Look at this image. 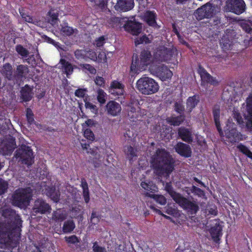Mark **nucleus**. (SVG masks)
Segmentation results:
<instances>
[{"label": "nucleus", "instance_id": "obj_12", "mask_svg": "<svg viewBox=\"0 0 252 252\" xmlns=\"http://www.w3.org/2000/svg\"><path fill=\"white\" fill-rule=\"evenodd\" d=\"M226 9L240 15L245 11L246 4L243 0H228L226 2Z\"/></svg>", "mask_w": 252, "mask_h": 252}, {"label": "nucleus", "instance_id": "obj_44", "mask_svg": "<svg viewBox=\"0 0 252 252\" xmlns=\"http://www.w3.org/2000/svg\"><path fill=\"white\" fill-rule=\"evenodd\" d=\"M135 138V135L132 131L126 130L124 134L123 139L128 143H130Z\"/></svg>", "mask_w": 252, "mask_h": 252}, {"label": "nucleus", "instance_id": "obj_30", "mask_svg": "<svg viewBox=\"0 0 252 252\" xmlns=\"http://www.w3.org/2000/svg\"><path fill=\"white\" fill-rule=\"evenodd\" d=\"M46 195L54 202L57 203L60 200V192L59 190H56L55 187H48L46 189Z\"/></svg>", "mask_w": 252, "mask_h": 252}, {"label": "nucleus", "instance_id": "obj_54", "mask_svg": "<svg viewBox=\"0 0 252 252\" xmlns=\"http://www.w3.org/2000/svg\"><path fill=\"white\" fill-rule=\"evenodd\" d=\"M48 15L50 17V21L52 23H56L59 20V14L57 12H55L54 10H50L48 12Z\"/></svg>", "mask_w": 252, "mask_h": 252}, {"label": "nucleus", "instance_id": "obj_13", "mask_svg": "<svg viewBox=\"0 0 252 252\" xmlns=\"http://www.w3.org/2000/svg\"><path fill=\"white\" fill-rule=\"evenodd\" d=\"M241 27H242L243 31H244L247 35H243V38H241V41L242 43V44L244 45L245 47H248L249 46L252 45V25L246 22H242L241 24Z\"/></svg>", "mask_w": 252, "mask_h": 252}, {"label": "nucleus", "instance_id": "obj_21", "mask_svg": "<svg viewBox=\"0 0 252 252\" xmlns=\"http://www.w3.org/2000/svg\"><path fill=\"white\" fill-rule=\"evenodd\" d=\"M222 227L220 223H216L214 226L211 227L209 232L213 241L216 243H219L220 238L222 236Z\"/></svg>", "mask_w": 252, "mask_h": 252}, {"label": "nucleus", "instance_id": "obj_17", "mask_svg": "<svg viewBox=\"0 0 252 252\" xmlns=\"http://www.w3.org/2000/svg\"><path fill=\"white\" fill-rule=\"evenodd\" d=\"M125 30L134 35H137L141 32L142 26L139 22L129 21L124 25Z\"/></svg>", "mask_w": 252, "mask_h": 252}, {"label": "nucleus", "instance_id": "obj_26", "mask_svg": "<svg viewBox=\"0 0 252 252\" xmlns=\"http://www.w3.org/2000/svg\"><path fill=\"white\" fill-rule=\"evenodd\" d=\"M29 72L28 65L24 64L18 65L14 72V80H20L25 78Z\"/></svg>", "mask_w": 252, "mask_h": 252}, {"label": "nucleus", "instance_id": "obj_37", "mask_svg": "<svg viewBox=\"0 0 252 252\" xmlns=\"http://www.w3.org/2000/svg\"><path fill=\"white\" fill-rule=\"evenodd\" d=\"M31 89L28 85H26L21 91V96L25 101H29L32 99Z\"/></svg>", "mask_w": 252, "mask_h": 252}, {"label": "nucleus", "instance_id": "obj_28", "mask_svg": "<svg viewBox=\"0 0 252 252\" xmlns=\"http://www.w3.org/2000/svg\"><path fill=\"white\" fill-rule=\"evenodd\" d=\"M157 16L154 11L148 10L145 13L144 20L149 26L155 27L157 25Z\"/></svg>", "mask_w": 252, "mask_h": 252}, {"label": "nucleus", "instance_id": "obj_60", "mask_svg": "<svg viewBox=\"0 0 252 252\" xmlns=\"http://www.w3.org/2000/svg\"><path fill=\"white\" fill-rule=\"evenodd\" d=\"M128 115L129 116L131 117V119H133L132 120L133 121H134V119L138 120V114L136 111V108L134 107H131V110L128 112Z\"/></svg>", "mask_w": 252, "mask_h": 252}, {"label": "nucleus", "instance_id": "obj_14", "mask_svg": "<svg viewBox=\"0 0 252 252\" xmlns=\"http://www.w3.org/2000/svg\"><path fill=\"white\" fill-rule=\"evenodd\" d=\"M175 152L179 155L185 158L191 156L192 151L189 145L181 142H178L175 146Z\"/></svg>", "mask_w": 252, "mask_h": 252}, {"label": "nucleus", "instance_id": "obj_50", "mask_svg": "<svg viewBox=\"0 0 252 252\" xmlns=\"http://www.w3.org/2000/svg\"><path fill=\"white\" fill-rule=\"evenodd\" d=\"M174 110L180 115H184L185 107L182 102H176L174 105Z\"/></svg>", "mask_w": 252, "mask_h": 252}, {"label": "nucleus", "instance_id": "obj_34", "mask_svg": "<svg viewBox=\"0 0 252 252\" xmlns=\"http://www.w3.org/2000/svg\"><path fill=\"white\" fill-rule=\"evenodd\" d=\"M65 242L69 246L71 245H75L77 248H80V245L78 244L80 243L81 239L75 235H72L64 237Z\"/></svg>", "mask_w": 252, "mask_h": 252}, {"label": "nucleus", "instance_id": "obj_55", "mask_svg": "<svg viewBox=\"0 0 252 252\" xmlns=\"http://www.w3.org/2000/svg\"><path fill=\"white\" fill-rule=\"evenodd\" d=\"M8 189V184L5 181L0 179V195L4 194Z\"/></svg>", "mask_w": 252, "mask_h": 252}, {"label": "nucleus", "instance_id": "obj_61", "mask_svg": "<svg viewBox=\"0 0 252 252\" xmlns=\"http://www.w3.org/2000/svg\"><path fill=\"white\" fill-rule=\"evenodd\" d=\"M93 250L94 252H104L105 248L98 246L97 242H95L93 243Z\"/></svg>", "mask_w": 252, "mask_h": 252}, {"label": "nucleus", "instance_id": "obj_56", "mask_svg": "<svg viewBox=\"0 0 252 252\" xmlns=\"http://www.w3.org/2000/svg\"><path fill=\"white\" fill-rule=\"evenodd\" d=\"M84 135L87 139L93 141L94 139V136L93 132L89 128H87L84 132Z\"/></svg>", "mask_w": 252, "mask_h": 252}, {"label": "nucleus", "instance_id": "obj_32", "mask_svg": "<svg viewBox=\"0 0 252 252\" xmlns=\"http://www.w3.org/2000/svg\"><path fill=\"white\" fill-rule=\"evenodd\" d=\"M165 189L175 202L182 195L181 193L177 192L174 190L171 183H166Z\"/></svg>", "mask_w": 252, "mask_h": 252}, {"label": "nucleus", "instance_id": "obj_48", "mask_svg": "<svg viewBox=\"0 0 252 252\" xmlns=\"http://www.w3.org/2000/svg\"><path fill=\"white\" fill-rule=\"evenodd\" d=\"M26 118L29 125H31L35 123L33 113L30 108H28L26 109Z\"/></svg>", "mask_w": 252, "mask_h": 252}, {"label": "nucleus", "instance_id": "obj_33", "mask_svg": "<svg viewBox=\"0 0 252 252\" xmlns=\"http://www.w3.org/2000/svg\"><path fill=\"white\" fill-rule=\"evenodd\" d=\"M75 228V224L72 220L65 221L62 227L63 232L64 234L71 233Z\"/></svg>", "mask_w": 252, "mask_h": 252}, {"label": "nucleus", "instance_id": "obj_39", "mask_svg": "<svg viewBox=\"0 0 252 252\" xmlns=\"http://www.w3.org/2000/svg\"><path fill=\"white\" fill-rule=\"evenodd\" d=\"M127 158L132 160L133 158L137 157V150L131 146H126L124 149Z\"/></svg>", "mask_w": 252, "mask_h": 252}, {"label": "nucleus", "instance_id": "obj_1", "mask_svg": "<svg viewBox=\"0 0 252 252\" xmlns=\"http://www.w3.org/2000/svg\"><path fill=\"white\" fill-rule=\"evenodd\" d=\"M151 163L157 175L169 176L174 170L175 160L165 149H158L152 158Z\"/></svg>", "mask_w": 252, "mask_h": 252}, {"label": "nucleus", "instance_id": "obj_62", "mask_svg": "<svg viewBox=\"0 0 252 252\" xmlns=\"http://www.w3.org/2000/svg\"><path fill=\"white\" fill-rule=\"evenodd\" d=\"M85 107L86 108L90 109L92 110L93 112H97V109L96 106V105L93 104V103L90 102H85Z\"/></svg>", "mask_w": 252, "mask_h": 252}, {"label": "nucleus", "instance_id": "obj_2", "mask_svg": "<svg viewBox=\"0 0 252 252\" xmlns=\"http://www.w3.org/2000/svg\"><path fill=\"white\" fill-rule=\"evenodd\" d=\"M152 62V55L149 50H142L140 54V60L137 55H133L130 66V75L134 76L140 71L145 70Z\"/></svg>", "mask_w": 252, "mask_h": 252}, {"label": "nucleus", "instance_id": "obj_27", "mask_svg": "<svg viewBox=\"0 0 252 252\" xmlns=\"http://www.w3.org/2000/svg\"><path fill=\"white\" fill-rule=\"evenodd\" d=\"M199 101L200 97L198 94H194L193 96H189L186 101V107L188 111L190 113L197 105Z\"/></svg>", "mask_w": 252, "mask_h": 252}, {"label": "nucleus", "instance_id": "obj_9", "mask_svg": "<svg viewBox=\"0 0 252 252\" xmlns=\"http://www.w3.org/2000/svg\"><path fill=\"white\" fill-rule=\"evenodd\" d=\"M150 72L152 74L158 77L161 81L170 79L173 75L172 72L166 65H151L149 67Z\"/></svg>", "mask_w": 252, "mask_h": 252}, {"label": "nucleus", "instance_id": "obj_4", "mask_svg": "<svg viewBox=\"0 0 252 252\" xmlns=\"http://www.w3.org/2000/svg\"><path fill=\"white\" fill-rule=\"evenodd\" d=\"M32 198L31 191L27 189L19 188L12 195L13 205L22 208L27 207Z\"/></svg>", "mask_w": 252, "mask_h": 252}, {"label": "nucleus", "instance_id": "obj_46", "mask_svg": "<svg viewBox=\"0 0 252 252\" xmlns=\"http://www.w3.org/2000/svg\"><path fill=\"white\" fill-rule=\"evenodd\" d=\"M190 190L192 193L197 195L198 197H203L205 196L204 191L195 186H192Z\"/></svg>", "mask_w": 252, "mask_h": 252}, {"label": "nucleus", "instance_id": "obj_20", "mask_svg": "<svg viewBox=\"0 0 252 252\" xmlns=\"http://www.w3.org/2000/svg\"><path fill=\"white\" fill-rule=\"evenodd\" d=\"M125 85L120 82L114 80L113 81L109 89V92L113 95H123L125 92Z\"/></svg>", "mask_w": 252, "mask_h": 252}, {"label": "nucleus", "instance_id": "obj_15", "mask_svg": "<svg viewBox=\"0 0 252 252\" xmlns=\"http://www.w3.org/2000/svg\"><path fill=\"white\" fill-rule=\"evenodd\" d=\"M33 210L36 213L44 214L47 212H50L51 208L49 204L43 199H37L34 202Z\"/></svg>", "mask_w": 252, "mask_h": 252}, {"label": "nucleus", "instance_id": "obj_38", "mask_svg": "<svg viewBox=\"0 0 252 252\" xmlns=\"http://www.w3.org/2000/svg\"><path fill=\"white\" fill-rule=\"evenodd\" d=\"M96 99L99 102L100 106L105 104L107 99V95L106 93L101 89H98L96 91Z\"/></svg>", "mask_w": 252, "mask_h": 252}, {"label": "nucleus", "instance_id": "obj_31", "mask_svg": "<svg viewBox=\"0 0 252 252\" xmlns=\"http://www.w3.org/2000/svg\"><path fill=\"white\" fill-rule=\"evenodd\" d=\"M67 217L66 213L61 209L54 211L52 214V219L56 222L63 221L66 219Z\"/></svg>", "mask_w": 252, "mask_h": 252}, {"label": "nucleus", "instance_id": "obj_24", "mask_svg": "<svg viewBox=\"0 0 252 252\" xmlns=\"http://www.w3.org/2000/svg\"><path fill=\"white\" fill-rule=\"evenodd\" d=\"M213 118L217 129L220 136L223 135V131L221 127L220 121V107L218 105H215L212 110Z\"/></svg>", "mask_w": 252, "mask_h": 252}, {"label": "nucleus", "instance_id": "obj_40", "mask_svg": "<svg viewBox=\"0 0 252 252\" xmlns=\"http://www.w3.org/2000/svg\"><path fill=\"white\" fill-rule=\"evenodd\" d=\"M145 195L146 196L153 198L156 201V202L161 205H164L166 203V199L162 195L150 194V193L147 192L145 193Z\"/></svg>", "mask_w": 252, "mask_h": 252}, {"label": "nucleus", "instance_id": "obj_64", "mask_svg": "<svg viewBox=\"0 0 252 252\" xmlns=\"http://www.w3.org/2000/svg\"><path fill=\"white\" fill-rule=\"evenodd\" d=\"M91 222L94 224H95L99 221L98 218L96 216L95 212H93L91 217Z\"/></svg>", "mask_w": 252, "mask_h": 252}, {"label": "nucleus", "instance_id": "obj_41", "mask_svg": "<svg viewBox=\"0 0 252 252\" xmlns=\"http://www.w3.org/2000/svg\"><path fill=\"white\" fill-rule=\"evenodd\" d=\"M61 32L63 35L71 36L74 32V30L72 27L68 26L67 23L61 24Z\"/></svg>", "mask_w": 252, "mask_h": 252}, {"label": "nucleus", "instance_id": "obj_8", "mask_svg": "<svg viewBox=\"0 0 252 252\" xmlns=\"http://www.w3.org/2000/svg\"><path fill=\"white\" fill-rule=\"evenodd\" d=\"M176 203L188 214L194 216L199 210L198 203L195 200H190L182 195Z\"/></svg>", "mask_w": 252, "mask_h": 252}, {"label": "nucleus", "instance_id": "obj_5", "mask_svg": "<svg viewBox=\"0 0 252 252\" xmlns=\"http://www.w3.org/2000/svg\"><path fill=\"white\" fill-rule=\"evenodd\" d=\"M243 37L242 34H236L235 30L226 29L220 40V45L223 51L229 50L234 43L242 44L241 38L243 39Z\"/></svg>", "mask_w": 252, "mask_h": 252}, {"label": "nucleus", "instance_id": "obj_11", "mask_svg": "<svg viewBox=\"0 0 252 252\" xmlns=\"http://www.w3.org/2000/svg\"><path fill=\"white\" fill-rule=\"evenodd\" d=\"M197 72L200 76L201 86H205L208 84L213 86L219 85V82L216 78L211 76L200 64L198 65Z\"/></svg>", "mask_w": 252, "mask_h": 252}, {"label": "nucleus", "instance_id": "obj_57", "mask_svg": "<svg viewBox=\"0 0 252 252\" xmlns=\"http://www.w3.org/2000/svg\"><path fill=\"white\" fill-rule=\"evenodd\" d=\"M105 43V38L104 36H101L97 38H96L94 45L97 47H101L103 46Z\"/></svg>", "mask_w": 252, "mask_h": 252}, {"label": "nucleus", "instance_id": "obj_58", "mask_svg": "<svg viewBox=\"0 0 252 252\" xmlns=\"http://www.w3.org/2000/svg\"><path fill=\"white\" fill-rule=\"evenodd\" d=\"M74 56L78 60L84 59L85 57V52L83 50L77 49L74 52Z\"/></svg>", "mask_w": 252, "mask_h": 252}, {"label": "nucleus", "instance_id": "obj_25", "mask_svg": "<svg viewBox=\"0 0 252 252\" xmlns=\"http://www.w3.org/2000/svg\"><path fill=\"white\" fill-rule=\"evenodd\" d=\"M179 137L184 141L191 143L193 141L191 132L185 127H180L178 129Z\"/></svg>", "mask_w": 252, "mask_h": 252}, {"label": "nucleus", "instance_id": "obj_7", "mask_svg": "<svg viewBox=\"0 0 252 252\" xmlns=\"http://www.w3.org/2000/svg\"><path fill=\"white\" fill-rule=\"evenodd\" d=\"M15 157L19 158L22 163L31 166L34 162V156L32 149L28 146L22 145L15 152Z\"/></svg>", "mask_w": 252, "mask_h": 252}, {"label": "nucleus", "instance_id": "obj_10", "mask_svg": "<svg viewBox=\"0 0 252 252\" xmlns=\"http://www.w3.org/2000/svg\"><path fill=\"white\" fill-rule=\"evenodd\" d=\"M224 132L226 140L231 143H235L242 139V135L237 131L234 123L228 122Z\"/></svg>", "mask_w": 252, "mask_h": 252}, {"label": "nucleus", "instance_id": "obj_59", "mask_svg": "<svg viewBox=\"0 0 252 252\" xmlns=\"http://www.w3.org/2000/svg\"><path fill=\"white\" fill-rule=\"evenodd\" d=\"M87 90L86 89H78L75 92V95L78 97L83 98L85 96Z\"/></svg>", "mask_w": 252, "mask_h": 252}, {"label": "nucleus", "instance_id": "obj_6", "mask_svg": "<svg viewBox=\"0 0 252 252\" xmlns=\"http://www.w3.org/2000/svg\"><path fill=\"white\" fill-rule=\"evenodd\" d=\"M176 49L160 46L153 55V60L156 62H170L174 57Z\"/></svg>", "mask_w": 252, "mask_h": 252}, {"label": "nucleus", "instance_id": "obj_52", "mask_svg": "<svg viewBox=\"0 0 252 252\" xmlns=\"http://www.w3.org/2000/svg\"><path fill=\"white\" fill-rule=\"evenodd\" d=\"M205 5L202 6L201 7L198 8L196 11V16L199 20H202L205 18Z\"/></svg>", "mask_w": 252, "mask_h": 252}, {"label": "nucleus", "instance_id": "obj_47", "mask_svg": "<svg viewBox=\"0 0 252 252\" xmlns=\"http://www.w3.org/2000/svg\"><path fill=\"white\" fill-rule=\"evenodd\" d=\"M16 51L23 57H27L29 53L28 50L20 44L16 46Z\"/></svg>", "mask_w": 252, "mask_h": 252}, {"label": "nucleus", "instance_id": "obj_53", "mask_svg": "<svg viewBox=\"0 0 252 252\" xmlns=\"http://www.w3.org/2000/svg\"><path fill=\"white\" fill-rule=\"evenodd\" d=\"M205 12V18H210L213 17L214 15V9L212 7L205 5V8H204Z\"/></svg>", "mask_w": 252, "mask_h": 252}, {"label": "nucleus", "instance_id": "obj_36", "mask_svg": "<svg viewBox=\"0 0 252 252\" xmlns=\"http://www.w3.org/2000/svg\"><path fill=\"white\" fill-rule=\"evenodd\" d=\"M141 187L145 190L150 191L152 193L156 192L158 191V188L155 184L152 181L142 182L141 183Z\"/></svg>", "mask_w": 252, "mask_h": 252}, {"label": "nucleus", "instance_id": "obj_16", "mask_svg": "<svg viewBox=\"0 0 252 252\" xmlns=\"http://www.w3.org/2000/svg\"><path fill=\"white\" fill-rule=\"evenodd\" d=\"M105 110L108 115L115 117L121 113L122 108L119 103L114 100H110L105 106Z\"/></svg>", "mask_w": 252, "mask_h": 252}, {"label": "nucleus", "instance_id": "obj_19", "mask_svg": "<svg viewBox=\"0 0 252 252\" xmlns=\"http://www.w3.org/2000/svg\"><path fill=\"white\" fill-rule=\"evenodd\" d=\"M133 0H118L115 6V9L119 11H128L134 7Z\"/></svg>", "mask_w": 252, "mask_h": 252}, {"label": "nucleus", "instance_id": "obj_43", "mask_svg": "<svg viewBox=\"0 0 252 252\" xmlns=\"http://www.w3.org/2000/svg\"><path fill=\"white\" fill-rule=\"evenodd\" d=\"M19 13L22 18L27 22L32 24H35L36 21L30 15L25 12L24 8L19 9Z\"/></svg>", "mask_w": 252, "mask_h": 252}, {"label": "nucleus", "instance_id": "obj_63", "mask_svg": "<svg viewBox=\"0 0 252 252\" xmlns=\"http://www.w3.org/2000/svg\"><path fill=\"white\" fill-rule=\"evenodd\" d=\"M101 158L99 157L98 158H93L92 159V163L94 164V166L95 168L99 167L101 164Z\"/></svg>", "mask_w": 252, "mask_h": 252}, {"label": "nucleus", "instance_id": "obj_29", "mask_svg": "<svg viewBox=\"0 0 252 252\" xmlns=\"http://www.w3.org/2000/svg\"><path fill=\"white\" fill-rule=\"evenodd\" d=\"M185 115H179L178 116L167 117L166 121L171 126H179L185 121Z\"/></svg>", "mask_w": 252, "mask_h": 252}, {"label": "nucleus", "instance_id": "obj_42", "mask_svg": "<svg viewBox=\"0 0 252 252\" xmlns=\"http://www.w3.org/2000/svg\"><path fill=\"white\" fill-rule=\"evenodd\" d=\"M237 148L240 152L242 153L252 160V152L247 146L242 143H240L237 146Z\"/></svg>", "mask_w": 252, "mask_h": 252}, {"label": "nucleus", "instance_id": "obj_3", "mask_svg": "<svg viewBox=\"0 0 252 252\" xmlns=\"http://www.w3.org/2000/svg\"><path fill=\"white\" fill-rule=\"evenodd\" d=\"M136 88L141 94L149 95L157 93L159 90V86L154 79L143 76L137 80Z\"/></svg>", "mask_w": 252, "mask_h": 252}, {"label": "nucleus", "instance_id": "obj_22", "mask_svg": "<svg viewBox=\"0 0 252 252\" xmlns=\"http://www.w3.org/2000/svg\"><path fill=\"white\" fill-rule=\"evenodd\" d=\"M1 146V150L3 154L6 155H10L13 152L15 148V140L14 138L11 137L8 139L4 140Z\"/></svg>", "mask_w": 252, "mask_h": 252}, {"label": "nucleus", "instance_id": "obj_49", "mask_svg": "<svg viewBox=\"0 0 252 252\" xmlns=\"http://www.w3.org/2000/svg\"><path fill=\"white\" fill-rule=\"evenodd\" d=\"M135 46H137L139 44H148L151 43V40L149 39L148 37L146 35H143L142 36L140 37L139 38H137L134 41Z\"/></svg>", "mask_w": 252, "mask_h": 252}, {"label": "nucleus", "instance_id": "obj_35", "mask_svg": "<svg viewBox=\"0 0 252 252\" xmlns=\"http://www.w3.org/2000/svg\"><path fill=\"white\" fill-rule=\"evenodd\" d=\"M60 63L62 65V69L64 70V72L68 77V75L71 74L73 72V69L72 64L69 62L66 61L63 59H61Z\"/></svg>", "mask_w": 252, "mask_h": 252}, {"label": "nucleus", "instance_id": "obj_45", "mask_svg": "<svg viewBox=\"0 0 252 252\" xmlns=\"http://www.w3.org/2000/svg\"><path fill=\"white\" fill-rule=\"evenodd\" d=\"M108 0H90V1L94 3V5L97 6L101 10L105 9L107 6Z\"/></svg>", "mask_w": 252, "mask_h": 252}, {"label": "nucleus", "instance_id": "obj_51", "mask_svg": "<svg viewBox=\"0 0 252 252\" xmlns=\"http://www.w3.org/2000/svg\"><path fill=\"white\" fill-rule=\"evenodd\" d=\"M80 68L83 70H88L91 74H94L96 72V70L94 67L91 64L87 63H81L79 64Z\"/></svg>", "mask_w": 252, "mask_h": 252}, {"label": "nucleus", "instance_id": "obj_18", "mask_svg": "<svg viewBox=\"0 0 252 252\" xmlns=\"http://www.w3.org/2000/svg\"><path fill=\"white\" fill-rule=\"evenodd\" d=\"M247 115L245 116L247 120L246 126L248 129L252 130V93H251L246 100Z\"/></svg>", "mask_w": 252, "mask_h": 252}, {"label": "nucleus", "instance_id": "obj_23", "mask_svg": "<svg viewBox=\"0 0 252 252\" xmlns=\"http://www.w3.org/2000/svg\"><path fill=\"white\" fill-rule=\"evenodd\" d=\"M1 73L8 80H14V73L12 65L8 63H4L1 67Z\"/></svg>", "mask_w": 252, "mask_h": 252}]
</instances>
